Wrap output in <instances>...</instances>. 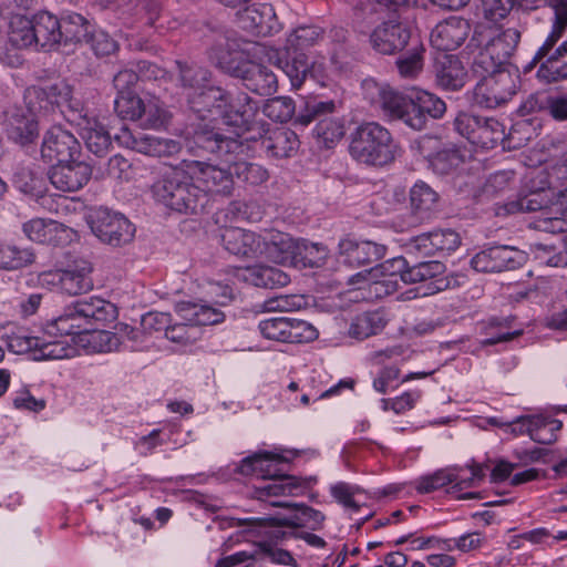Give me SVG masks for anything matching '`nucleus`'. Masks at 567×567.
<instances>
[{
    "mask_svg": "<svg viewBox=\"0 0 567 567\" xmlns=\"http://www.w3.org/2000/svg\"><path fill=\"white\" fill-rule=\"evenodd\" d=\"M75 117L82 120L79 123L80 134L87 150L96 156L105 155L112 145V141L104 125L95 118H89L87 114L83 113V107L76 113Z\"/></svg>",
    "mask_w": 567,
    "mask_h": 567,
    "instance_id": "29",
    "label": "nucleus"
},
{
    "mask_svg": "<svg viewBox=\"0 0 567 567\" xmlns=\"http://www.w3.org/2000/svg\"><path fill=\"white\" fill-rule=\"evenodd\" d=\"M85 43L91 47L97 56L110 55L118 48L117 42L103 30H91Z\"/></svg>",
    "mask_w": 567,
    "mask_h": 567,
    "instance_id": "63",
    "label": "nucleus"
},
{
    "mask_svg": "<svg viewBox=\"0 0 567 567\" xmlns=\"http://www.w3.org/2000/svg\"><path fill=\"white\" fill-rule=\"evenodd\" d=\"M481 81L472 92V101L485 109H494L507 103L517 92L519 75L517 70L501 69L480 74Z\"/></svg>",
    "mask_w": 567,
    "mask_h": 567,
    "instance_id": "9",
    "label": "nucleus"
},
{
    "mask_svg": "<svg viewBox=\"0 0 567 567\" xmlns=\"http://www.w3.org/2000/svg\"><path fill=\"white\" fill-rule=\"evenodd\" d=\"M169 113L165 110L163 103L154 97L147 96L143 101L140 125L144 128H161L168 123Z\"/></svg>",
    "mask_w": 567,
    "mask_h": 567,
    "instance_id": "44",
    "label": "nucleus"
},
{
    "mask_svg": "<svg viewBox=\"0 0 567 567\" xmlns=\"http://www.w3.org/2000/svg\"><path fill=\"white\" fill-rule=\"evenodd\" d=\"M349 152L360 163L384 166L401 156L402 150L384 126L367 122L351 134Z\"/></svg>",
    "mask_w": 567,
    "mask_h": 567,
    "instance_id": "5",
    "label": "nucleus"
},
{
    "mask_svg": "<svg viewBox=\"0 0 567 567\" xmlns=\"http://www.w3.org/2000/svg\"><path fill=\"white\" fill-rule=\"evenodd\" d=\"M93 267L87 260H76L63 269L62 292L70 296L82 295L93 289Z\"/></svg>",
    "mask_w": 567,
    "mask_h": 567,
    "instance_id": "32",
    "label": "nucleus"
},
{
    "mask_svg": "<svg viewBox=\"0 0 567 567\" xmlns=\"http://www.w3.org/2000/svg\"><path fill=\"white\" fill-rule=\"evenodd\" d=\"M58 229V224L52 220L33 218L22 225V231L28 239L34 243H45L50 240L52 230Z\"/></svg>",
    "mask_w": 567,
    "mask_h": 567,
    "instance_id": "58",
    "label": "nucleus"
},
{
    "mask_svg": "<svg viewBox=\"0 0 567 567\" xmlns=\"http://www.w3.org/2000/svg\"><path fill=\"white\" fill-rule=\"evenodd\" d=\"M313 134L326 147H331L344 135L343 121L338 116L322 117L316 124Z\"/></svg>",
    "mask_w": 567,
    "mask_h": 567,
    "instance_id": "47",
    "label": "nucleus"
},
{
    "mask_svg": "<svg viewBox=\"0 0 567 567\" xmlns=\"http://www.w3.org/2000/svg\"><path fill=\"white\" fill-rule=\"evenodd\" d=\"M529 254L540 266L559 267L567 265V255L556 251L554 245L532 244L529 246Z\"/></svg>",
    "mask_w": 567,
    "mask_h": 567,
    "instance_id": "55",
    "label": "nucleus"
},
{
    "mask_svg": "<svg viewBox=\"0 0 567 567\" xmlns=\"http://www.w3.org/2000/svg\"><path fill=\"white\" fill-rule=\"evenodd\" d=\"M224 248L240 258H259L262 245V231L255 233L239 227L225 228L220 235Z\"/></svg>",
    "mask_w": 567,
    "mask_h": 567,
    "instance_id": "18",
    "label": "nucleus"
},
{
    "mask_svg": "<svg viewBox=\"0 0 567 567\" xmlns=\"http://www.w3.org/2000/svg\"><path fill=\"white\" fill-rule=\"evenodd\" d=\"M116 138L125 147L148 156L171 157L177 155L182 150L179 141L142 133L133 135L127 128H123L122 134Z\"/></svg>",
    "mask_w": 567,
    "mask_h": 567,
    "instance_id": "14",
    "label": "nucleus"
},
{
    "mask_svg": "<svg viewBox=\"0 0 567 567\" xmlns=\"http://www.w3.org/2000/svg\"><path fill=\"white\" fill-rule=\"evenodd\" d=\"M385 319L378 311L364 312L357 316L349 328V336L358 340L367 339L378 334L385 327Z\"/></svg>",
    "mask_w": 567,
    "mask_h": 567,
    "instance_id": "42",
    "label": "nucleus"
},
{
    "mask_svg": "<svg viewBox=\"0 0 567 567\" xmlns=\"http://www.w3.org/2000/svg\"><path fill=\"white\" fill-rule=\"evenodd\" d=\"M236 277L256 287L269 289L284 287L290 281V277L281 269L264 265L237 269Z\"/></svg>",
    "mask_w": 567,
    "mask_h": 567,
    "instance_id": "30",
    "label": "nucleus"
},
{
    "mask_svg": "<svg viewBox=\"0 0 567 567\" xmlns=\"http://www.w3.org/2000/svg\"><path fill=\"white\" fill-rule=\"evenodd\" d=\"M522 260V252L514 247L492 246L477 252L471 265L480 272H499L517 268Z\"/></svg>",
    "mask_w": 567,
    "mask_h": 567,
    "instance_id": "15",
    "label": "nucleus"
},
{
    "mask_svg": "<svg viewBox=\"0 0 567 567\" xmlns=\"http://www.w3.org/2000/svg\"><path fill=\"white\" fill-rule=\"evenodd\" d=\"M378 91L379 101L384 111L392 117L399 118L413 130L420 131L426 126V117L423 115L415 92L404 95L389 86L373 84Z\"/></svg>",
    "mask_w": 567,
    "mask_h": 567,
    "instance_id": "10",
    "label": "nucleus"
},
{
    "mask_svg": "<svg viewBox=\"0 0 567 567\" xmlns=\"http://www.w3.org/2000/svg\"><path fill=\"white\" fill-rule=\"evenodd\" d=\"M523 127H528V124L525 122L516 123L512 127L508 137L505 138V128L503 124H501L496 118L483 117L476 132V136H474L473 145L489 150L495 147L498 143H503L504 145L507 143V145L511 147L512 142L515 138V133H517ZM523 143L519 140L517 143L513 144V147H519Z\"/></svg>",
    "mask_w": 567,
    "mask_h": 567,
    "instance_id": "27",
    "label": "nucleus"
},
{
    "mask_svg": "<svg viewBox=\"0 0 567 567\" xmlns=\"http://www.w3.org/2000/svg\"><path fill=\"white\" fill-rule=\"evenodd\" d=\"M435 82L445 91H458L467 81V71L462 61L453 54H440L434 63Z\"/></svg>",
    "mask_w": 567,
    "mask_h": 567,
    "instance_id": "25",
    "label": "nucleus"
},
{
    "mask_svg": "<svg viewBox=\"0 0 567 567\" xmlns=\"http://www.w3.org/2000/svg\"><path fill=\"white\" fill-rule=\"evenodd\" d=\"M268 59L284 71L293 89H299L310 73V63L303 52H293L286 49V58L284 60L279 51L271 50L268 53Z\"/></svg>",
    "mask_w": 567,
    "mask_h": 567,
    "instance_id": "28",
    "label": "nucleus"
},
{
    "mask_svg": "<svg viewBox=\"0 0 567 567\" xmlns=\"http://www.w3.org/2000/svg\"><path fill=\"white\" fill-rule=\"evenodd\" d=\"M243 52L235 40L223 38L210 49L209 58L213 63L226 73L236 76L244 61Z\"/></svg>",
    "mask_w": 567,
    "mask_h": 567,
    "instance_id": "34",
    "label": "nucleus"
},
{
    "mask_svg": "<svg viewBox=\"0 0 567 567\" xmlns=\"http://www.w3.org/2000/svg\"><path fill=\"white\" fill-rule=\"evenodd\" d=\"M243 29L261 37L271 35L280 30V23L271 4H252L238 12Z\"/></svg>",
    "mask_w": 567,
    "mask_h": 567,
    "instance_id": "20",
    "label": "nucleus"
},
{
    "mask_svg": "<svg viewBox=\"0 0 567 567\" xmlns=\"http://www.w3.org/2000/svg\"><path fill=\"white\" fill-rule=\"evenodd\" d=\"M34 45L51 50L61 44L60 20L53 14L43 11L32 19Z\"/></svg>",
    "mask_w": 567,
    "mask_h": 567,
    "instance_id": "35",
    "label": "nucleus"
},
{
    "mask_svg": "<svg viewBox=\"0 0 567 567\" xmlns=\"http://www.w3.org/2000/svg\"><path fill=\"white\" fill-rule=\"evenodd\" d=\"M176 65L182 87L187 96V102H189L190 97H194L195 94L200 93L213 83L210 72L203 66L181 61H177Z\"/></svg>",
    "mask_w": 567,
    "mask_h": 567,
    "instance_id": "37",
    "label": "nucleus"
},
{
    "mask_svg": "<svg viewBox=\"0 0 567 567\" xmlns=\"http://www.w3.org/2000/svg\"><path fill=\"white\" fill-rule=\"evenodd\" d=\"M470 32V24L461 18H450L436 24L430 35V42L439 51H453L457 49Z\"/></svg>",
    "mask_w": 567,
    "mask_h": 567,
    "instance_id": "24",
    "label": "nucleus"
},
{
    "mask_svg": "<svg viewBox=\"0 0 567 567\" xmlns=\"http://www.w3.org/2000/svg\"><path fill=\"white\" fill-rule=\"evenodd\" d=\"M526 424L527 434L534 442L539 444H550L556 441V431L563 426L559 420L547 419L540 415L527 416L523 419Z\"/></svg>",
    "mask_w": 567,
    "mask_h": 567,
    "instance_id": "40",
    "label": "nucleus"
},
{
    "mask_svg": "<svg viewBox=\"0 0 567 567\" xmlns=\"http://www.w3.org/2000/svg\"><path fill=\"white\" fill-rule=\"evenodd\" d=\"M520 41V32L508 28L496 35L486 30L475 31L470 47L480 48L473 61V71L476 74L494 72L501 69L515 70L509 60Z\"/></svg>",
    "mask_w": 567,
    "mask_h": 567,
    "instance_id": "6",
    "label": "nucleus"
},
{
    "mask_svg": "<svg viewBox=\"0 0 567 567\" xmlns=\"http://www.w3.org/2000/svg\"><path fill=\"white\" fill-rule=\"evenodd\" d=\"M73 351L74 349L62 340H51L45 337H39V344L34 352L33 360H61L69 358Z\"/></svg>",
    "mask_w": 567,
    "mask_h": 567,
    "instance_id": "50",
    "label": "nucleus"
},
{
    "mask_svg": "<svg viewBox=\"0 0 567 567\" xmlns=\"http://www.w3.org/2000/svg\"><path fill=\"white\" fill-rule=\"evenodd\" d=\"M259 258L268 259L272 262L292 266L296 262V249H298V239L289 234L279 230L264 229L262 245Z\"/></svg>",
    "mask_w": 567,
    "mask_h": 567,
    "instance_id": "16",
    "label": "nucleus"
},
{
    "mask_svg": "<svg viewBox=\"0 0 567 567\" xmlns=\"http://www.w3.org/2000/svg\"><path fill=\"white\" fill-rule=\"evenodd\" d=\"M235 78L240 79L249 91L258 95H271L278 89L277 75L261 63L244 61Z\"/></svg>",
    "mask_w": 567,
    "mask_h": 567,
    "instance_id": "21",
    "label": "nucleus"
},
{
    "mask_svg": "<svg viewBox=\"0 0 567 567\" xmlns=\"http://www.w3.org/2000/svg\"><path fill=\"white\" fill-rule=\"evenodd\" d=\"M424 51L422 44H416L410 52L398 58L395 64L402 78L414 79L421 73L424 64Z\"/></svg>",
    "mask_w": 567,
    "mask_h": 567,
    "instance_id": "51",
    "label": "nucleus"
},
{
    "mask_svg": "<svg viewBox=\"0 0 567 567\" xmlns=\"http://www.w3.org/2000/svg\"><path fill=\"white\" fill-rule=\"evenodd\" d=\"M409 39V29L394 20L383 22L377 27L370 37L373 49L382 54H393L403 50Z\"/></svg>",
    "mask_w": 567,
    "mask_h": 567,
    "instance_id": "22",
    "label": "nucleus"
},
{
    "mask_svg": "<svg viewBox=\"0 0 567 567\" xmlns=\"http://www.w3.org/2000/svg\"><path fill=\"white\" fill-rule=\"evenodd\" d=\"M262 113L271 121L286 123L296 114V103L289 96H276L266 101Z\"/></svg>",
    "mask_w": 567,
    "mask_h": 567,
    "instance_id": "49",
    "label": "nucleus"
},
{
    "mask_svg": "<svg viewBox=\"0 0 567 567\" xmlns=\"http://www.w3.org/2000/svg\"><path fill=\"white\" fill-rule=\"evenodd\" d=\"M245 141H260L261 148L267 155L276 158L290 157L299 147V140L293 131L286 127L265 130L264 123L254 134L246 136Z\"/></svg>",
    "mask_w": 567,
    "mask_h": 567,
    "instance_id": "12",
    "label": "nucleus"
},
{
    "mask_svg": "<svg viewBox=\"0 0 567 567\" xmlns=\"http://www.w3.org/2000/svg\"><path fill=\"white\" fill-rule=\"evenodd\" d=\"M258 111L257 101L247 93L238 92L233 95L228 93L225 112H223L219 125L234 127L230 135H225L219 126L198 124L193 133L194 144L209 153L225 155L237 153L245 137L254 134L261 123L256 122Z\"/></svg>",
    "mask_w": 567,
    "mask_h": 567,
    "instance_id": "2",
    "label": "nucleus"
},
{
    "mask_svg": "<svg viewBox=\"0 0 567 567\" xmlns=\"http://www.w3.org/2000/svg\"><path fill=\"white\" fill-rule=\"evenodd\" d=\"M90 227L102 243L114 247L128 244L135 234V227L124 215L106 208H100L92 215Z\"/></svg>",
    "mask_w": 567,
    "mask_h": 567,
    "instance_id": "11",
    "label": "nucleus"
},
{
    "mask_svg": "<svg viewBox=\"0 0 567 567\" xmlns=\"http://www.w3.org/2000/svg\"><path fill=\"white\" fill-rule=\"evenodd\" d=\"M544 208L545 210L549 208L545 207L544 195L532 189L528 194L520 196L517 200L508 202L503 207L505 214L530 213Z\"/></svg>",
    "mask_w": 567,
    "mask_h": 567,
    "instance_id": "54",
    "label": "nucleus"
},
{
    "mask_svg": "<svg viewBox=\"0 0 567 567\" xmlns=\"http://www.w3.org/2000/svg\"><path fill=\"white\" fill-rule=\"evenodd\" d=\"M37 255L31 247H19L17 245L0 241V270L17 271L32 266Z\"/></svg>",
    "mask_w": 567,
    "mask_h": 567,
    "instance_id": "38",
    "label": "nucleus"
},
{
    "mask_svg": "<svg viewBox=\"0 0 567 567\" xmlns=\"http://www.w3.org/2000/svg\"><path fill=\"white\" fill-rule=\"evenodd\" d=\"M75 136L60 125L49 128L43 137L41 156L48 163H66L79 154Z\"/></svg>",
    "mask_w": 567,
    "mask_h": 567,
    "instance_id": "13",
    "label": "nucleus"
},
{
    "mask_svg": "<svg viewBox=\"0 0 567 567\" xmlns=\"http://www.w3.org/2000/svg\"><path fill=\"white\" fill-rule=\"evenodd\" d=\"M227 95L228 92L224 89L210 83L208 87L190 97L188 105L199 118L210 117V121L219 125L221 114L225 112Z\"/></svg>",
    "mask_w": 567,
    "mask_h": 567,
    "instance_id": "23",
    "label": "nucleus"
},
{
    "mask_svg": "<svg viewBox=\"0 0 567 567\" xmlns=\"http://www.w3.org/2000/svg\"><path fill=\"white\" fill-rule=\"evenodd\" d=\"M9 43L17 49L28 48L34 44L32 19L17 14L9 22Z\"/></svg>",
    "mask_w": 567,
    "mask_h": 567,
    "instance_id": "46",
    "label": "nucleus"
},
{
    "mask_svg": "<svg viewBox=\"0 0 567 567\" xmlns=\"http://www.w3.org/2000/svg\"><path fill=\"white\" fill-rule=\"evenodd\" d=\"M386 247L370 240L346 238L339 243V254L349 267H361L377 262L385 256Z\"/></svg>",
    "mask_w": 567,
    "mask_h": 567,
    "instance_id": "19",
    "label": "nucleus"
},
{
    "mask_svg": "<svg viewBox=\"0 0 567 567\" xmlns=\"http://www.w3.org/2000/svg\"><path fill=\"white\" fill-rule=\"evenodd\" d=\"M233 176L246 186L256 187L269 179V172L262 165L244 159L230 163Z\"/></svg>",
    "mask_w": 567,
    "mask_h": 567,
    "instance_id": "43",
    "label": "nucleus"
},
{
    "mask_svg": "<svg viewBox=\"0 0 567 567\" xmlns=\"http://www.w3.org/2000/svg\"><path fill=\"white\" fill-rule=\"evenodd\" d=\"M281 460L269 452H259L241 460L238 473L243 475H256L267 481L279 472L274 461Z\"/></svg>",
    "mask_w": 567,
    "mask_h": 567,
    "instance_id": "39",
    "label": "nucleus"
},
{
    "mask_svg": "<svg viewBox=\"0 0 567 567\" xmlns=\"http://www.w3.org/2000/svg\"><path fill=\"white\" fill-rule=\"evenodd\" d=\"M116 316V308L110 301L91 297L66 306L56 319L45 326L48 338L66 337L96 329Z\"/></svg>",
    "mask_w": 567,
    "mask_h": 567,
    "instance_id": "4",
    "label": "nucleus"
},
{
    "mask_svg": "<svg viewBox=\"0 0 567 567\" xmlns=\"http://www.w3.org/2000/svg\"><path fill=\"white\" fill-rule=\"evenodd\" d=\"M296 262L293 267L318 268L324 264L328 256L326 246L307 240L298 239V249H296Z\"/></svg>",
    "mask_w": 567,
    "mask_h": 567,
    "instance_id": "45",
    "label": "nucleus"
},
{
    "mask_svg": "<svg viewBox=\"0 0 567 567\" xmlns=\"http://www.w3.org/2000/svg\"><path fill=\"white\" fill-rule=\"evenodd\" d=\"M410 200L415 212L427 213L436 207L439 195L427 184L419 182L411 188Z\"/></svg>",
    "mask_w": 567,
    "mask_h": 567,
    "instance_id": "52",
    "label": "nucleus"
},
{
    "mask_svg": "<svg viewBox=\"0 0 567 567\" xmlns=\"http://www.w3.org/2000/svg\"><path fill=\"white\" fill-rule=\"evenodd\" d=\"M4 130L10 140L21 145L33 141L38 135L37 115L21 106H13L4 112Z\"/></svg>",
    "mask_w": 567,
    "mask_h": 567,
    "instance_id": "26",
    "label": "nucleus"
},
{
    "mask_svg": "<svg viewBox=\"0 0 567 567\" xmlns=\"http://www.w3.org/2000/svg\"><path fill=\"white\" fill-rule=\"evenodd\" d=\"M303 487V480L293 475H280L278 472L276 476L256 486L254 496L262 502H267L271 497L298 495Z\"/></svg>",
    "mask_w": 567,
    "mask_h": 567,
    "instance_id": "31",
    "label": "nucleus"
},
{
    "mask_svg": "<svg viewBox=\"0 0 567 567\" xmlns=\"http://www.w3.org/2000/svg\"><path fill=\"white\" fill-rule=\"evenodd\" d=\"M416 101H419V107L423 115L432 118H441L446 112L445 102L439 96L423 90H414Z\"/></svg>",
    "mask_w": 567,
    "mask_h": 567,
    "instance_id": "59",
    "label": "nucleus"
},
{
    "mask_svg": "<svg viewBox=\"0 0 567 567\" xmlns=\"http://www.w3.org/2000/svg\"><path fill=\"white\" fill-rule=\"evenodd\" d=\"M91 25L79 13L68 14L60 20L61 44L86 42Z\"/></svg>",
    "mask_w": 567,
    "mask_h": 567,
    "instance_id": "41",
    "label": "nucleus"
},
{
    "mask_svg": "<svg viewBox=\"0 0 567 567\" xmlns=\"http://www.w3.org/2000/svg\"><path fill=\"white\" fill-rule=\"evenodd\" d=\"M260 333L269 340L287 342L288 318L271 317L259 322Z\"/></svg>",
    "mask_w": 567,
    "mask_h": 567,
    "instance_id": "61",
    "label": "nucleus"
},
{
    "mask_svg": "<svg viewBox=\"0 0 567 567\" xmlns=\"http://www.w3.org/2000/svg\"><path fill=\"white\" fill-rule=\"evenodd\" d=\"M546 4L551 28L528 70L539 63L536 75L549 84L567 80V40L557 45L567 29V0H546Z\"/></svg>",
    "mask_w": 567,
    "mask_h": 567,
    "instance_id": "3",
    "label": "nucleus"
},
{
    "mask_svg": "<svg viewBox=\"0 0 567 567\" xmlns=\"http://www.w3.org/2000/svg\"><path fill=\"white\" fill-rule=\"evenodd\" d=\"M235 181L230 164L221 167L203 161H182L165 171L153 184L154 198L181 214H198L209 203V197H230Z\"/></svg>",
    "mask_w": 567,
    "mask_h": 567,
    "instance_id": "1",
    "label": "nucleus"
},
{
    "mask_svg": "<svg viewBox=\"0 0 567 567\" xmlns=\"http://www.w3.org/2000/svg\"><path fill=\"white\" fill-rule=\"evenodd\" d=\"M23 101L27 110L39 116H49L60 111L76 113L82 109L80 103L72 99V87L63 80L43 85H33L24 91Z\"/></svg>",
    "mask_w": 567,
    "mask_h": 567,
    "instance_id": "7",
    "label": "nucleus"
},
{
    "mask_svg": "<svg viewBox=\"0 0 567 567\" xmlns=\"http://www.w3.org/2000/svg\"><path fill=\"white\" fill-rule=\"evenodd\" d=\"M176 311L182 320L197 329L199 326L218 324L225 320V313L208 303L182 301L176 305Z\"/></svg>",
    "mask_w": 567,
    "mask_h": 567,
    "instance_id": "33",
    "label": "nucleus"
},
{
    "mask_svg": "<svg viewBox=\"0 0 567 567\" xmlns=\"http://www.w3.org/2000/svg\"><path fill=\"white\" fill-rule=\"evenodd\" d=\"M381 267L386 270L389 268H393L392 274L398 272L400 279L405 284H416L423 281L417 264L409 267L406 259L403 257H396L386 260L385 262L381 264Z\"/></svg>",
    "mask_w": 567,
    "mask_h": 567,
    "instance_id": "60",
    "label": "nucleus"
},
{
    "mask_svg": "<svg viewBox=\"0 0 567 567\" xmlns=\"http://www.w3.org/2000/svg\"><path fill=\"white\" fill-rule=\"evenodd\" d=\"M318 337V331L309 322L298 319L288 318V336L289 343L310 342Z\"/></svg>",
    "mask_w": 567,
    "mask_h": 567,
    "instance_id": "62",
    "label": "nucleus"
},
{
    "mask_svg": "<svg viewBox=\"0 0 567 567\" xmlns=\"http://www.w3.org/2000/svg\"><path fill=\"white\" fill-rule=\"evenodd\" d=\"M90 167L73 158L66 163H55L48 173L50 183L61 192H76L90 179Z\"/></svg>",
    "mask_w": 567,
    "mask_h": 567,
    "instance_id": "17",
    "label": "nucleus"
},
{
    "mask_svg": "<svg viewBox=\"0 0 567 567\" xmlns=\"http://www.w3.org/2000/svg\"><path fill=\"white\" fill-rule=\"evenodd\" d=\"M322 31L318 27H299L288 37L286 49L293 52H302L315 45L320 39Z\"/></svg>",
    "mask_w": 567,
    "mask_h": 567,
    "instance_id": "53",
    "label": "nucleus"
},
{
    "mask_svg": "<svg viewBox=\"0 0 567 567\" xmlns=\"http://www.w3.org/2000/svg\"><path fill=\"white\" fill-rule=\"evenodd\" d=\"M337 111L333 100H312L306 103L305 109L296 116V123L308 125L313 121L319 122L322 117H332Z\"/></svg>",
    "mask_w": 567,
    "mask_h": 567,
    "instance_id": "48",
    "label": "nucleus"
},
{
    "mask_svg": "<svg viewBox=\"0 0 567 567\" xmlns=\"http://www.w3.org/2000/svg\"><path fill=\"white\" fill-rule=\"evenodd\" d=\"M199 330L190 326L188 321L168 324L165 337L172 342L187 344L197 340Z\"/></svg>",
    "mask_w": 567,
    "mask_h": 567,
    "instance_id": "64",
    "label": "nucleus"
},
{
    "mask_svg": "<svg viewBox=\"0 0 567 567\" xmlns=\"http://www.w3.org/2000/svg\"><path fill=\"white\" fill-rule=\"evenodd\" d=\"M456 481V472L453 468L439 470L435 473L419 478L416 489L420 493H431Z\"/></svg>",
    "mask_w": 567,
    "mask_h": 567,
    "instance_id": "57",
    "label": "nucleus"
},
{
    "mask_svg": "<svg viewBox=\"0 0 567 567\" xmlns=\"http://www.w3.org/2000/svg\"><path fill=\"white\" fill-rule=\"evenodd\" d=\"M144 99L134 93L117 95L114 101V110L123 120L137 121L141 117V111Z\"/></svg>",
    "mask_w": 567,
    "mask_h": 567,
    "instance_id": "56",
    "label": "nucleus"
},
{
    "mask_svg": "<svg viewBox=\"0 0 567 567\" xmlns=\"http://www.w3.org/2000/svg\"><path fill=\"white\" fill-rule=\"evenodd\" d=\"M275 507L291 508L292 515L289 518H226L221 520V527H246L245 532L260 533V528L267 525H281L292 527H308L312 530L320 529L324 522V515L305 504H292L286 502L270 501Z\"/></svg>",
    "mask_w": 567,
    "mask_h": 567,
    "instance_id": "8",
    "label": "nucleus"
},
{
    "mask_svg": "<svg viewBox=\"0 0 567 567\" xmlns=\"http://www.w3.org/2000/svg\"><path fill=\"white\" fill-rule=\"evenodd\" d=\"M393 268L383 269L381 265L369 270L360 271L349 279V284L355 285L360 280H365L367 277L374 278L370 284V290L375 293L377 297H385L394 293L398 290L399 281L396 279L398 272L392 274Z\"/></svg>",
    "mask_w": 567,
    "mask_h": 567,
    "instance_id": "36",
    "label": "nucleus"
}]
</instances>
